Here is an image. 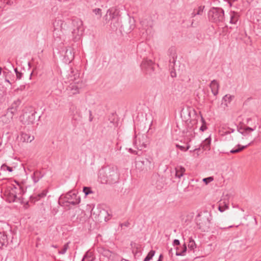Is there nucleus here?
Returning <instances> with one entry per match:
<instances>
[{
  "label": "nucleus",
  "mask_w": 261,
  "mask_h": 261,
  "mask_svg": "<svg viewBox=\"0 0 261 261\" xmlns=\"http://www.w3.org/2000/svg\"><path fill=\"white\" fill-rule=\"evenodd\" d=\"M119 179V174L116 167L106 166L99 171L98 180L102 184H115Z\"/></svg>",
  "instance_id": "nucleus-1"
},
{
  "label": "nucleus",
  "mask_w": 261,
  "mask_h": 261,
  "mask_svg": "<svg viewBox=\"0 0 261 261\" xmlns=\"http://www.w3.org/2000/svg\"><path fill=\"white\" fill-rule=\"evenodd\" d=\"M208 17L213 22H223L224 20V11L222 8L213 7L208 11Z\"/></svg>",
  "instance_id": "nucleus-2"
},
{
  "label": "nucleus",
  "mask_w": 261,
  "mask_h": 261,
  "mask_svg": "<svg viewBox=\"0 0 261 261\" xmlns=\"http://www.w3.org/2000/svg\"><path fill=\"white\" fill-rule=\"evenodd\" d=\"M80 200V197L78 196L74 192L70 191L65 195H61L59 199V202H62L63 204L69 203L74 205L79 204Z\"/></svg>",
  "instance_id": "nucleus-3"
},
{
  "label": "nucleus",
  "mask_w": 261,
  "mask_h": 261,
  "mask_svg": "<svg viewBox=\"0 0 261 261\" xmlns=\"http://www.w3.org/2000/svg\"><path fill=\"white\" fill-rule=\"evenodd\" d=\"M73 27L72 34L74 39L79 40L84 31L83 21L79 18L73 19L72 21Z\"/></svg>",
  "instance_id": "nucleus-4"
},
{
  "label": "nucleus",
  "mask_w": 261,
  "mask_h": 261,
  "mask_svg": "<svg viewBox=\"0 0 261 261\" xmlns=\"http://www.w3.org/2000/svg\"><path fill=\"white\" fill-rule=\"evenodd\" d=\"M210 216L207 214H206V215L203 216L200 214H198V218L197 219L196 221L197 224L199 229H201L203 231H208L211 223V220L209 218Z\"/></svg>",
  "instance_id": "nucleus-5"
},
{
  "label": "nucleus",
  "mask_w": 261,
  "mask_h": 261,
  "mask_svg": "<svg viewBox=\"0 0 261 261\" xmlns=\"http://www.w3.org/2000/svg\"><path fill=\"white\" fill-rule=\"evenodd\" d=\"M184 118H183V115H180V117L181 119L183 120L184 119H186V123L188 125V129L185 132V130L183 131V133H186L185 137L187 138V140H189V141H191V139L195 136V133L194 132V128H192V125H190L189 123H191L193 122L194 123H195L194 120H191L190 116L191 115H184ZM193 125V123L192 124Z\"/></svg>",
  "instance_id": "nucleus-6"
},
{
  "label": "nucleus",
  "mask_w": 261,
  "mask_h": 261,
  "mask_svg": "<svg viewBox=\"0 0 261 261\" xmlns=\"http://www.w3.org/2000/svg\"><path fill=\"white\" fill-rule=\"evenodd\" d=\"M104 17L106 21L111 20V24H112L113 23L114 28L111 27L113 29H116L117 28L119 25V16L117 13L113 12L111 10L109 9Z\"/></svg>",
  "instance_id": "nucleus-7"
},
{
  "label": "nucleus",
  "mask_w": 261,
  "mask_h": 261,
  "mask_svg": "<svg viewBox=\"0 0 261 261\" xmlns=\"http://www.w3.org/2000/svg\"><path fill=\"white\" fill-rule=\"evenodd\" d=\"M152 159H143L142 160L137 161L136 162V167L140 170H147L150 169L153 167L152 164Z\"/></svg>",
  "instance_id": "nucleus-8"
},
{
  "label": "nucleus",
  "mask_w": 261,
  "mask_h": 261,
  "mask_svg": "<svg viewBox=\"0 0 261 261\" xmlns=\"http://www.w3.org/2000/svg\"><path fill=\"white\" fill-rule=\"evenodd\" d=\"M154 65L151 60H145L142 61L141 67L146 74L151 75L154 70Z\"/></svg>",
  "instance_id": "nucleus-9"
},
{
  "label": "nucleus",
  "mask_w": 261,
  "mask_h": 261,
  "mask_svg": "<svg viewBox=\"0 0 261 261\" xmlns=\"http://www.w3.org/2000/svg\"><path fill=\"white\" fill-rule=\"evenodd\" d=\"M147 136L145 134L139 135L136 136V140L135 142V144L137 148L141 150L146 147L147 143L146 140Z\"/></svg>",
  "instance_id": "nucleus-10"
},
{
  "label": "nucleus",
  "mask_w": 261,
  "mask_h": 261,
  "mask_svg": "<svg viewBox=\"0 0 261 261\" xmlns=\"http://www.w3.org/2000/svg\"><path fill=\"white\" fill-rule=\"evenodd\" d=\"M64 25H65V23H64V22L63 20L61 19L55 20L53 22V27L54 28V30L53 31L54 37H56L57 32H59V30H62L64 29Z\"/></svg>",
  "instance_id": "nucleus-11"
},
{
  "label": "nucleus",
  "mask_w": 261,
  "mask_h": 261,
  "mask_svg": "<svg viewBox=\"0 0 261 261\" xmlns=\"http://www.w3.org/2000/svg\"><path fill=\"white\" fill-rule=\"evenodd\" d=\"M47 192V190L44 189L42 190V191L41 193L31 196V199L33 202H35L40 200V199L45 197Z\"/></svg>",
  "instance_id": "nucleus-12"
},
{
  "label": "nucleus",
  "mask_w": 261,
  "mask_h": 261,
  "mask_svg": "<svg viewBox=\"0 0 261 261\" xmlns=\"http://www.w3.org/2000/svg\"><path fill=\"white\" fill-rule=\"evenodd\" d=\"M210 88L213 94L216 96L218 93L219 84L216 80H213L210 84Z\"/></svg>",
  "instance_id": "nucleus-13"
},
{
  "label": "nucleus",
  "mask_w": 261,
  "mask_h": 261,
  "mask_svg": "<svg viewBox=\"0 0 261 261\" xmlns=\"http://www.w3.org/2000/svg\"><path fill=\"white\" fill-rule=\"evenodd\" d=\"M239 18V15L238 13L234 11L230 13L229 23L233 24H237Z\"/></svg>",
  "instance_id": "nucleus-14"
},
{
  "label": "nucleus",
  "mask_w": 261,
  "mask_h": 261,
  "mask_svg": "<svg viewBox=\"0 0 261 261\" xmlns=\"http://www.w3.org/2000/svg\"><path fill=\"white\" fill-rule=\"evenodd\" d=\"M175 177L180 178L184 174L186 169L181 166H177L175 168Z\"/></svg>",
  "instance_id": "nucleus-15"
},
{
  "label": "nucleus",
  "mask_w": 261,
  "mask_h": 261,
  "mask_svg": "<svg viewBox=\"0 0 261 261\" xmlns=\"http://www.w3.org/2000/svg\"><path fill=\"white\" fill-rule=\"evenodd\" d=\"M176 250L175 254L176 256H184L187 250L186 245L185 244L182 246L176 247Z\"/></svg>",
  "instance_id": "nucleus-16"
},
{
  "label": "nucleus",
  "mask_w": 261,
  "mask_h": 261,
  "mask_svg": "<svg viewBox=\"0 0 261 261\" xmlns=\"http://www.w3.org/2000/svg\"><path fill=\"white\" fill-rule=\"evenodd\" d=\"M211 139L210 137L206 138L200 144V147L203 150H210Z\"/></svg>",
  "instance_id": "nucleus-17"
},
{
  "label": "nucleus",
  "mask_w": 261,
  "mask_h": 261,
  "mask_svg": "<svg viewBox=\"0 0 261 261\" xmlns=\"http://www.w3.org/2000/svg\"><path fill=\"white\" fill-rule=\"evenodd\" d=\"M43 176V174H42L40 171L37 170V171H35L34 172L33 175H32V178L33 180V181L35 183H36Z\"/></svg>",
  "instance_id": "nucleus-18"
},
{
  "label": "nucleus",
  "mask_w": 261,
  "mask_h": 261,
  "mask_svg": "<svg viewBox=\"0 0 261 261\" xmlns=\"http://www.w3.org/2000/svg\"><path fill=\"white\" fill-rule=\"evenodd\" d=\"M254 130V128H252L250 127H246L245 128H244L241 126L240 127H238V132L244 136L247 135L249 132H252Z\"/></svg>",
  "instance_id": "nucleus-19"
},
{
  "label": "nucleus",
  "mask_w": 261,
  "mask_h": 261,
  "mask_svg": "<svg viewBox=\"0 0 261 261\" xmlns=\"http://www.w3.org/2000/svg\"><path fill=\"white\" fill-rule=\"evenodd\" d=\"M64 57L65 59L67 58L66 61H68L69 63L72 61L74 58V56L72 53V49L71 48L66 49Z\"/></svg>",
  "instance_id": "nucleus-20"
},
{
  "label": "nucleus",
  "mask_w": 261,
  "mask_h": 261,
  "mask_svg": "<svg viewBox=\"0 0 261 261\" xmlns=\"http://www.w3.org/2000/svg\"><path fill=\"white\" fill-rule=\"evenodd\" d=\"M8 244V240L7 235L4 233L0 232V248L3 246L7 245Z\"/></svg>",
  "instance_id": "nucleus-21"
},
{
  "label": "nucleus",
  "mask_w": 261,
  "mask_h": 261,
  "mask_svg": "<svg viewBox=\"0 0 261 261\" xmlns=\"http://www.w3.org/2000/svg\"><path fill=\"white\" fill-rule=\"evenodd\" d=\"M250 144V143H249L248 145H245V146H242V145H241L240 144H238L237 145V147L238 148L236 149L234 148V149H231L230 151V152L231 153H233V154L240 152L242 151V150H243L244 149L246 148Z\"/></svg>",
  "instance_id": "nucleus-22"
},
{
  "label": "nucleus",
  "mask_w": 261,
  "mask_h": 261,
  "mask_svg": "<svg viewBox=\"0 0 261 261\" xmlns=\"http://www.w3.org/2000/svg\"><path fill=\"white\" fill-rule=\"evenodd\" d=\"M100 253L103 256H105L109 259L113 257L114 255V253L109 250L103 248L101 249Z\"/></svg>",
  "instance_id": "nucleus-23"
},
{
  "label": "nucleus",
  "mask_w": 261,
  "mask_h": 261,
  "mask_svg": "<svg viewBox=\"0 0 261 261\" xmlns=\"http://www.w3.org/2000/svg\"><path fill=\"white\" fill-rule=\"evenodd\" d=\"M21 138L23 142H31L34 139V137L26 133H22Z\"/></svg>",
  "instance_id": "nucleus-24"
},
{
  "label": "nucleus",
  "mask_w": 261,
  "mask_h": 261,
  "mask_svg": "<svg viewBox=\"0 0 261 261\" xmlns=\"http://www.w3.org/2000/svg\"><path fill=\"white\" fill-rule=\"evenodd\" d=\"M20 103L21 100L20 99H17L16 101H14L12 105V107L10 109H9L10 111L9 112L12 114H13L15 113V112L12 111V110H13L14 108H16Z\"/></svg>",
  "instance_id": "nucleus-25"
},
{
  "label": "nucleus",
  "mask_w": 261,
  "mask_h": 261,
  "mask_svg": "<svg viewBox=\"0 0 261 261\" xmlns=\"http://www.w3.org/2000/svg\"><path fill=\"white\" fill-rule=\"evenodd\" d=\"M101 9L100 8H95L92 10V12L97 16V19H100L102 16Z\"/></svg>",
  "instance_id": "nucleus-26"
},
{
  "label": "nucleus",
  "mask_w": 261,
  "mask_h": 261,
  "mask_svg": "<svg viewBox=\"0 0 261 261\" xmlns=\"http://www.w3.org/2000/svg\"><path fill=\"white\" fill-rule=\"evenodd\" d=\"M155 252L154 250H150L147 255V256H146V257L144 258L143 261H149L150 260H151L153 256L154 255Z\"/></svg>",
  "instance_id": "nucleus-27"
},
{
  "label": "nucleus",
  "mask_w": 261,
  "mask_h": 261,
  "mask_svg": "<svg viewBox=\"0 0 261 261\" xmlns=\"http://www.w3.org/2000/svg\"><path fill=\"white\" fill-rule=\"evenodd\" d=\"M93 258L90 253H87L84 256L82 261H93Z\"/></svg>",
  "instance_id": "nucleus-28"
},
{
  "label": "nucleus",
  "mask_w": 261,
  "mask_h": 261,
  "mask_svg": "<svg viewBox=\"0 0 261 261\" xmlns=\"http://www.w3.org/2000/svg\"><path fill=\"white\" fill-rule=\"evenodd\" d=\"M234 97L233 95H231L229 94H226L223 97V100H224L226 102L227 101L229 103L231 101V100H232V99Z\"/></svg>",
  "instance_id": "nucleus-29"
},
{
  "label": "nucleus",
  "mask_w": 261,
  "mask_h": 261,
  "mask_svg": "<svg viewBox=\"0 0 261 261\" xmlns=\"http://www.w3.org/2000/svg\"><path fill=\"white\" fill-rule=\"evenodd\" d=\"M229 207L228 205L225 203L224 206L222 205L221 201H220L218 209L221 212H224L225 210L228 209Z\"/></svg>",
  "instance_id": "nucleus-30"
},
{
  "label": "nucleus",
  "mask_w": 261,
  "mask_h": 261,
  "mask_svg": "<svg viewBox=\"0 0 261 261\" xmlns=\"http://www.w3.org/2000/svg\"><path fill=\"white\" fill-rule=\"evenodd\" d=\"M201 116V120L202 123V125L200 127V130L203 132L204 130H206L207 129V127L206 126V122L204 119V118L202 117V115H200Z\"/></svg>",
  "instance_id": "nucleus-31"
},
{
  "label": "nucleus",
  "mask_w": 261,
  "mask_h": 261,
  "mask_svg": "<svg viewBox=\"0 0 261 261\" xmlns=\"http://www.w3.org/2000/svg\"><path fill=\"white\" fill-rule=\"evenodd\" d=\"M188 247L191 250H194V248H196V244L194 241L191 238L190 239Z\"/></svg>",
  "instance_id": "nucleus-32"
},
{
  "label": "nucleus",
  "mask_w": 261,
  "mask_h": 261,
  "mask_svg": "<svg viewBox=\"0 0 261 261\" xmlns=\"http://www.w3.org/2000/svg\"><path fill=\"white\" fill-rule=\"evenodd\" d=\"M69 247V244L68 243H66L64 246L63 248L60 251H59V253L64 254L66 252L67 250L68 249Z\"/></svg>",
  "instance_id": "nucleus-33"
},
{
  "label": "nucleus",
  "mask_w": 261,
  "mask_h": 261,
  "mask_svg": "<svg viewBox=\"0 0 261 261\" xmlns=\"http://www.w3.org/2000/svg\"><path fill=\"white\" fill-rule=\"evenodd\" d=\"M83 192L85 193L86 196L93 193L91 188L87 187H84L83 188Z\"/></svg>",
  "instance_id": "nucleus-34"
},
{
  "label": "nucleus",
  "mask_w": 261,
  "mask_h": 261,
  "mask_svg": "<svg viewBox=\"0 0 261 261\" xmlns=\"http://www.w3.org/2000/svg\"><path fill=\"white\" fill-rule=\"evenodd\" d=\"M1 170L4 171L8 170L9 172H12L13 170L12 167H9L5 164H3L2 165Z\"/></svg>",
  "instance_id": "nucleus-35"
},
{
  "label": "nucleus",
  "mask_w": 261,
  "mask_h": 261,
  "mask_svg": "<svg viewBox=\"0 0 261 261\" xmlns=\"http://www.w3.org/2000/svg\"><path fill=\"white\" fill-rule=\"evenodd\" d=\"M214 180V178L212 176H210L206 178H203V181L206 184H208L210 182Z\"/></svg>",
  "instance_id": "nucleus-36"
},
{
  "label": "nucleus",
  "mask_w": 261,
  "mask_h": 261,
  "mask_svg": "<svg viewBox=\"0 0 261 261\" xmlns=\"http://www.w3.org/2000/svg\"><path fill=\"white\" fill-rule=\"evenodd\" d=\"M176 147L178 148L179 149H180L182 151H187L190 148V145H188L186 147H185L184 146H181V145H178V144H176Z\"/></svg>",
  "instance_id": "nucleus-37"
},
{
  "label": "nucleus",
  "mask_w": 261,
  "mask_h": 261,
  "mask_svg": "<svg viewBox=\"0 0 261 261\" xmlns=\"http://www.w3.org/2000/svg\"><path fill=\"white\" fill-rule=\"evenodd\" d=\"M81 87H79L77 85H72V87H71V89L72 90H75V91L73 93V94H75L76 93H79V89H81Z\"/></svg>",
  "instance_id": "nucleus-38"
},
{
  "label": "nucleus",
  "mask_w": 261,
  "mask_h": 261,
  "mask_svg": "<svg viewBox=\"0 0 261 261\" xmlns=\"http://www.w3.org/2000/svg\"><path fill=\"white\" fill-rule=\"evenodd\" d=\"M14 71L16 75L17 79L20 80L22 77V73L18 71L17 68H15Z\"/></svg>",
  "instance_id": "nucleus-39"
},
{
  "label": "nucleus",
  "mask_w": 261,
  "mask_h": 261,
  "mask_svg": "<svg viewBox=\"0 0 261 261\" xmlns=\"http://www.w3.org/2000/svg\"><path fill=\"white\" fill-rule=\"evenodd\" d=\"M204 8V6L199 7L198 9L196 10V14H197V15H201L203 12Z\"/></svg>",
  "instance_id": "nucleus-40"
},
{
  "label": "nucleus",
  "mask_w": 261,
  "mask_h": 261,
  "mask_svg": "<svg viewBox=\"0 0 261 261\" xmlns=\"http://www.w3.org/2000/svg\"><path fill=\"white\" fill-rule=\"evenodd\" d=\"M173 245L175 246H179L180 245V242L177 239H175L174 241H173Z\"/></svg>",
  "instance_id": "nucleus-41"
},
{
  "label": "nucleus",
  "mask_w": 261,
  "mask_h": 261,
  "mask_svg": "<svg viewBox=\"0 0 261 261\" xmlns=\"http://www.w3.org/2000/svg\"><path fill=\"white\" fill-rule=\"evenodd\" d=\"M61 30H59V32H57L56 34V37H54L55 39H57V38H59L60 39L61 37H60V36H61Z\"/></svg>",
  "instance_id": "nucleus-42"
},
{
  "label": "nucleus",
  "mask_w": 261,
  "mask_h": 261,
  "mask_svg": "<svg viewBox=\"0 0 261 261\" xmlns=\"http://www.w3.org/2000/svg\"><path fill=\"white\" fill-rule=\"evenodd\" d=\"M129 224H129V223L128 222H124V223H121V224H120V226H121V227H122L123 226H125V227H128V226H129Z\"/></svg>",
  "instance_id": "nucleus-43"
},
{
  "label": "nucleus",
  "mask_w": 261,
  "mask_h": 261,
  "mask_svg": "<svg viewBox=\"0 0 261 261\" xmlns=\"http://www.w3.org/2000/svg\"><path fill=\"white\" fill-rule=\"evenodd\" d=\"M6 116L7 115H2V116L0 118L1 120L3 121H5V122H7V120H6V119H7Z\"/></svg>",
  "instance_id": "nucleus-44"
},
{
  "label": "nucleus",
  "mask_w": 261,
  "mask_h": 261,
  "mask_svg": "<svg viewBox=\"0 0 261 261\" xmlns=\"http://www.w3.org/2000/svg\"><path fill=\"white\" fill-rule=\"evenodd\" d=\"M18 187L19 188V190L20 191V193H22L23 194L24 192V190H23L22 187L20 185H18Z\"/></svg>",
  "instance_id": "nucleus-45"
},
{
  "label": "nucleus",
  "mask_w": 261,
  "mask_h": 261,
  "mask_svg": "<svg viewBox=\"0 0 261 261\" xmlns=\"http://www.w3.org/2000/svg\"><path fill=\"white\" fill-rule=\"evenodd\" d=\"M25 86H24V85L20 86V87L18 88V90H20L22 91V90H24L25 89Z\"/></svg>",
  "instance_id": "nucleus-46"
},
{
  "label": "nucleus",
  "mask_w": 261,
  "mask_h": 261,
  "mask_svg": "<svg viewBox=\"0 0 261 261\" xmlns=\"http://www.w3.org/2000/svg\"><path fill=\"white\" fill-rule=\"evenodd\" d=\"M34 116V115H33L28 116L29 118L30 119H32V120L30 121V122L32 123H33V119Z\"/></svg>",
  "instance_id": "nucleus-47"
},
{
  "label": "nucleus",
  "mask_w": 261,
  "mask_h": 261,
  "mask_svg": "<svg viewBox=\"0 0 261 261\" xmlns=\"http://www.w3.org/2000/svg\"><path fill=\"white\" fill-rule=\"evenodd\" d=\"M171 76L172 77H175L176 76V73L174 71H172L171 72Z\"/></svg>",
  "instance_id": "nucleus-48"
},
{
  "label": "nucleus",
  "mask_w": 261,
  "mask_h": 261,
  "mask_svg": "<svg viewBox=\"0 0 261 261\" xmlns=\"http://www.w3.org/2000/svg\"><path fill=\"white\" fill-rule=\"evenodd\" d=\"M196 15H197V14H196V10L194 9L193 13H192V17H194Z\"/></svg>",
  "instance_id": "nucleus-49"
},
{
  "label": "nucleus",
  "mask_w": 261,
  "mask_h": 261,
  "mask_svg": "<svg viewBox=\"0 0 261 261\" xmlns=\"http://www.w3.org/2000/svg\"><path fill=\"white\" fill-rule=\"evenodd\" d=\"M172 59H173L172 61H171V60L170 59V60H169V62H170V63H171V62H172V63H175V58H174V55L172 57Z\"/></svg>",
  "instance_id": "nucleus-50"
},
{
  "label": "nucleus",
  "mask_w": 261,
  "mask_h": 261,
  "mask_svg": "<svg viewBox=\"0 0 261 261\" xmlns=\"http://www.w3.org/2000/svg\"><path fill=\"white\" fill-rule=\"evenodd\" d=\"M24 116L25 115H20L19 117V120L22 121L23 120V119H24Z\"/></svg>",
  "instance_id": "nucleus-51"
},
{
  "label": "nucleus",
  "mask_w": 261,
  "mask_h": 261,
  "mask_svg": "<svg viewBox=\"0 0 261 261\" xmlns=\"http://www.w3.org/2000/svg\"><path fill=\"white\" fill-rule=\"evenodd\" d=\"M251 98H248L247 100L246 101H245V102H244V105H247V103L250 100H251Z\"/></svg>",
  "instance_id": "nucleus-52"
},
{
  "label": "nucleus",
  "mask_w": 261,
  "mask_h": 261,
  "mask_svg": "<svg viewBox=\"0 0 261 261\" xmlns=\"http://www.w3.org/2000/svg\"><path fill=\"white\" fill-rule=\"evenodd\" d=\"M162 258H163V255L162 254H161L160 255L159 259L157 261H162Z\"/></svg>",
  "instance_id": "nucleus-53"
},
{
  "label": "nucleus",
  "mask_w": 261,
  "mask_h": 261,
  "mask_svg": "<svg viewBox=\"0 0 261 261\" xmlns=\"http://www.w3.org/2000/svg\"><path fill=\"white\" fill-rule=\"evenodd\" d=\"M233 227L232 225H230V226H228V227L221 228V229H227V228H231V227Z\"/></svg>",
  "instance_id": "nucleus-54"
},
{
  "label": "nucleus",
  "mask_w": 261,
  "mask_h": 261,
  "mask_svg": "<svg viewBox=\"0 0 261 261\" xmlns=\"http://www.w3.org/2000/svg\"><path fill=\"white\" fill-rule=\"evenodd\" d=\"M169 255H171V256L172 255L173 253H172V249H171L169 251Z\"/></svg>",
  "instance_id": "nucleus-55"
},
{
  "label": "nucleus",
  "mask_w": 261,
  "mask_h": 261,
  "mask_svg": "<svg viewBox=\"0 0 261 261\" xmlns=\"http://www.w3.org/2000/svg\"><path fill=\"white\" fill-rule=\"evenodd\" d=\"M2 145V139L1 137L0 136V147Z\"/></svg>",
  "instance_id": "nucleus-56"
},
{
  "label": "nucleus",
  "mask_w": 261,
  "mask_h": 261,
  "mask_svg": "<svg viewBox=\"0 0 261 261\" xmlns=\"http://www.w3.org/2000/svg\"><path fill=\"white\" fill-rule=\"evenodd\" d=\"M5 82L8 83L9 84H11L10 81L7 79H5Z\"/></svg>",
  "instance_id": "nucleus-57"
},
{
  "label": "nucleus",
  "mask_w": 261,
  "mask_h": 261,
  "mask_svg": "<svg viewBox=\"0 0 261 261\" xmlns=\"http://www.w3.org/2000/svg\"><path fill=\"white\" fill-rule=\"evenodd\" d=\"M51 247H53V248H57V245H52Z\"/></svg>",
  "instance_id": "nucleus-58"
},
{
  "label": "nucleus",
  "mask_w": 261,
  "mask_h": 261,
  "mask_svg": "<svg viewBox=\"0 0 261 261\" xmlns=\"http://www.w3.org/2000/svg\"><path fill=\"white\" fill-rule=\"evenodd\" d=\"M250 120V119L248 118V119H247V124H248V123H249V121Z\"/></svg>",
  "instance_id": "nucleus-59"
},
{
  "label": "nucleus",
  "mask_w": 261,
  "mask_h": 261,
  "mask_svg": "<svg viewBox=\"0 0 261 261\" xmlns=\"http://www.w3.org/2000/svg\"><path fill=\"white\" fill-rule=\"evenodd\" d=\"M200 150V147L199 148H196L194 149V151H196V150Z\"/></svg>",
  "instance_id": "nucleus-60"
},
{
  "label": "nucleus",
  "mask_w": 261,
  "mask_h": 261,
  "mask_svg": "<svg viewBox=\"0 0 261 261\" xmlns=\"http://www.w3.org/2000/svg\"><path fill=\"white\" fill-rule=\"evenodd\" d=\"M2 67H0V75L2 73Z\"/></svg>",
  "instance_id": "nucleus-61"
},
{
  "label": "nucleus",
  "mask_w": 261,
  "mask_h": 261,
  "mask_svg": "<svg viewBox=\"0 0 261 261\" xmlns=\"http://www.w3.org/2000/svg\"><path fill=\"white\" fill-rule=\"evenodd\" d=\"M92 120V118L91 117V116L89 117V120L91 121Z\"/></svg>",
  "instance_id": "nucleus-62"
},
{
  "label": "nucleus",
  "mask_w": 261,
  "mask_h": 261,
  "mask_svg": "<svg viewBox=\"0 0 261 261\" xmlns=\"http://www.w3.org/2000/svg\"><path fill=\"white\" fill-rule=\"evenodd\" d=\"M60 1L65 2L68 1V0H60Z\"/></svg>",
  "instance_id": "nucleus-63"
},
{
  "label": "nucleus",
  "mask_w": 261,
  "mask_h": 261,
  "mask_svg": "<svg viewBox=\"0 0 261 261\" xmlns=\"http://www.w3.org/2000/svg\"><path fill=\"white\" fill-rule=\"evenodd\" d=\"M121 261H126V260L125 259H123L121 260Z\"/></svg>",
  "instance_id": "nucleus-64"
}]
</instances>
